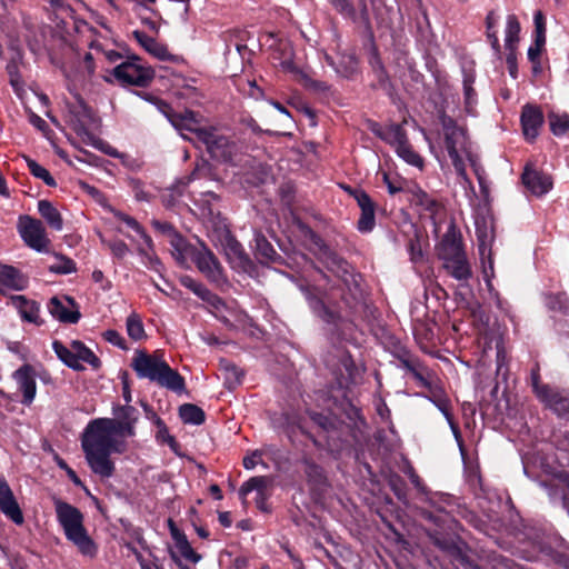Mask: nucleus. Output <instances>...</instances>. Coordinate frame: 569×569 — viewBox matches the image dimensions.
Wrapping results in <instances>:
<instances>
[{
	"label": "nucleus",
	"mask_w": 569,
	"mask_h": 569,
	"mask_svg": "<svg viewBox=\"0 0 569 569\" xmlns=\"http://www.w3.org/2000/svg\"><path fill=\"white\" fill-rule=\"evenodd\" d=\"M119 437L116 421L110 418L90 421L81 436L86 460L91 470L101 478H110L114 472L111 455L126 451L127 443Z\"/></svg>",
	"instance_id": "f257e3e1"
},
{
	"label": "nucleus",
	"mask_w": 569,
	"mask_h": 569,
	"mask_svg": "<svg viewBox=\"0 0 569 569\" xmlns=\"http://www.w3.org/2000/svg\"><path fill=\"white\" fill-rule=\"evenodd\" d=\"M131 367L139 378L148 379L177 393L184 391V379L178 371L170 368L162 353L137 351Z\"/></svg>",
	"instance_id": "f03ea898"
},
{
	"label": "nucleus",
	"mask_w": 569,
	"mask_h": 569,
	"mask_svg": "<svg viewBox=\"0 0 569 569\" xmlns=\"http://www.w3.org/2000/svg\"><path fill=\"white\" fill-rule=\"evenodd\" d=\"M54 510L67 540L72 542L82 556L93 559L98 547L83 525L82 512L60 499L54 500Z\"/></svg>",
	"instance_id": "7ed1b4c3"
},
{
	"label": "nucleus",
	"mask_w": 569,
	"mask_h": 569,
	"mask_svg": "<svg viewBox=\"0 0 569 569\" xmlns=\"http://www.w3.org/2000/svg\"><path fill=\"white\" fill-rule=\"evenodd\" d=\"M441 124L445 134V144L452 164L465 181H469L466 172V160L473 162L470 143L462 127L457 126L456 121L441 116Z\"/></svg>",
	"instance_id": "20e7f679"
},
{
	"label": "nucleus",
	"mask_w": 569,
	"mask_h": 569,
	"mask_svg": "<svg viewBox=\"0 0 569 569\" xmlns=\"http://www.w3.org/2000/svg\"><path fill=\"white\" fill-rule=\"evenodd\" d=\"M52 349L57 357L73 370H83L82 362L88 363L94 369L100 367L99 358L79 340H72L69 347L64 346L61 341L54 340Z\"/></svg>",
	"instance_id": "39448f33"
},
{
	"label": "nucleus",
	"mask_w": 569,
	"mask_h": 569,
	"mask_svg": "<svg viewBox=\"0 0 569 569\" xmlns=\"http://www.w3.org/2000/svg\"><path fill=\"white\" fill-rule=\"evenodd\" d=\"M167 118L186 140L199 143L202 137H207V130L210 126H206L203 118L191 110L181 113H168Z\"/></svg>",
	"instance_id": "423d86ee"
},
{
	"label": "nucleus",
	"mask_w": 569,
	"mask_h": 569,
	"mask_svg": "<svg viewBox=\"0 0 569 569\" xmlns=\"http://www.w3.org/2000/svg\"><path fill=\"white\" fill-rule=\"evenodd\" d=\"M18 231L24 243L38 252H48L50 240L43 223L30 216H20Z\"/></svg>",
	"instance_id": "0eeeda50"
},
{
	"label": "nucleus",
	"mask_w": 569,
	"mask_h": 569,
	"mask_svg": "<svg viewBox=\"0 0 569 569\" xmlns=\"http://www.w3.org/2000/svg\"><path fill=\"white\" fill-rule=\"evenodd\" d=\"M112 74L123 86H147L153 78V71L141 63L139 59H131L117 66Z\"/></svg>",
	"instance_id": "6e6552de"
},
{
	"label": "nucleus",
	"mask_w": 569,
	"mask_h": 569,
	"mask_svg": "<svg viewBox=\"0 0 569 569\" xmlns=\"http://www.w3.org/2000/svg\"><path fill=\"white\" fill-rule=\"evenodd\" d=\"M207 137H202L199 143L204 144L210 156L220 161H231L237 146L227 136L220 133L214 127H209Z\"/></svg>",
	"instance_id": "1a4fd4ad"
},
{
	"label": "nucleus",
	"mask_w": 569,
	"mask_h": 569,
	"mask_svg": "<svg viewBox=\"0 0 569 569\" xmlns=\"http://www.w3.org/2000/svg\"><path fill=\"white\" fill-rule=\"evenodd\" d=\"M218 302L210 301L209 307L211 313L227 327L230 328H244L250 325L251 320L249 316L241 309L238 308L234 301L227 303L220 297Z\"/></svg>",
	"instance_id": "9d476101"
},
{
	"label": "nucleus",
	"mask_w": 569,
	"mask_h": 569,
	"mask_svg": "<svg viewBox=\"0 0 569 569\" xmlns=\"http://www.w3.org/2000/svg\"><path fill=\"white\" fill-rule=\"evenodd\" d=\"M192 260L198 270L214 283L224 282L223 271L214 254L206 247L194 250Z\"/></svg>",
	"instance_id": "9b49d317"
},
{
	"label": "nucleus",
	"mask_w": 569,
	"mask_h": 569,
	"mask_svg": "<svg viewBox=\"0 0 569 569\" xmlns=\"http://www.w3.org/2000/svg\"><path fill=\"white\" fill-rule=\"evenodd\" d=\"M533 388L537 397L561 418L569 419V397L548 386H539L536 381Z\"/></svg>",
	"instance_id": "f8f14e48"
},
{
	"label": "nucleus",
	"mask_w": 569,
	"mask_h": 569,
	"mask_svg": "<svg viewBox=\"0 0 569 569\" xmlns=\"http://www.w3.org/2000/svg\"><path fill=\"white\" fill-rule=\"evenodd\" d=\"M12 377L18 391L22 395L21 403L30 406L37 393V373L33 367L30 365H23L13 372Z\"/></svg>",
	"instance_id": "ddd939ff"
},
{
	"label": "nucleus",
	"mask_w": 569,
	"mask_h": 569,
	"mask_svg": "<svg viewBox=\"0 0 569 569\" xmlns=\"http://www.w3.org/2000/svg\"><path fill=\"white\" fill-rule=\"evenodd\" d=\"M0 511L16 525H22L23 513L4 477L0 476Z\"/></svg>",
	"instance_id": "4468645a"
},
{
	"label": "nucleus",
	"mask_w": 569,
	"mask_h": 569,
	"mask_svg": "<svg viewBox=\"0 0 569 569\" xmlns=\"http://www.w3.org/2000/svg\"><path fill=\"white\" fill-rule=\"evenodd\" d=\"M271 483V479L266 476L252 477L248 481H246L239 489V496L242 499V502L246 503V497L251 491L257 492L256 505L258 509L263 512L269 510L268 508V492L267 488Z\"/></svg>",
	"instance_id": "2eb2a0df"
},
{
	"label": "nucleus",
	"mask_w": 569,
	"mask_h": 569,
	"mask_svg": "<svg viewBox=\"0 0 569 569\" xmlns=\"http://www.w3.org/2000/svg\"><path fill=\"white\" fill-rule=\"evenodd\" d=\"M477 239L479 247V254L482 262V272L483 277L487 281L488 287H490V279L493 277V262L491 258V241L492 234L491 231L486 227H477Z\"/></svg>",
	"instance_id": "dca6fc26"
},
{
	"label": "nucleus",
	"mask_w": 569,
	"mask_h": 569,
	"mask_svg": "<svg viewBox=\"0 0 569 569\" xmlns=\"http://www.w3.org/2000/svg\"><path fill=\"white\" fill-rule=\"evenodd\" d=\"M48 308L52 317L61 322L76 323L80 318V312L70 297H53Z\"/></svg>",
	"instance_id": "f3484780"
},
{
	"label": "nucleus",
	"mask_w": 569,
	"mask_h": 569,
	"mask_svg": "<svg viewBox=\"0 0 569 569\" xmlns=\"http://www.w3.org/2000/svg\"><path fill=\"white\" fill-rule=\"evenodd\" d=\"M79 108L80 110L70 117V124L83 142L96 146V138L88 129V126L93 121L92 110L82 103Z\"/></svg>",
	"instance_id": "a211bd4d"
},
{
	"label": "nucleus",
	"mask_w": 569,
	"mask_h": 569,
	"mask_svg": "<svg viewBox=\"0 0 569 569\" xmlns=\"http://www.w3.org/2000/svg\"><path fill=\"white\" fill-rule=\"evenodd\" d=\"M522 183L537 197L546 194L552 188L550 176L530 167H527L522 173Z\"/></svg>",
	"instance_id": "6ab92c4d"
},
{
	"label": "nucleus",
	"mask_w": 569,
	"mask_h": 569,
	"mask_svg": "<svg viewBox=\"0 0 569 569\" xmlns=\"http://www.w3.org/2000/svg\"><path fill=\"white\" fill-rule=\"evenodd\" d=\"M358 206L361 209V217L358 220V229L362 232L371 231L375 226V203L363 190H351Z\"/></svg>",
	"instance_id": "aec40b11"
},
{
	"label": "nucleus",
	"mask_w": 569,
	"mask_h": 569,
	"mask_svg": "<svg viewBox=\"0 0 569 569\" xmlns=\"http://www.w3.org/2000/svg\"><path fill=\"white\" fill-rule=\"evenodd\" d=\"M543 124V114L539 107L526 104L521 111V126L527 140H535L541 126Z\"/></svg>",
	"instance_id": "412c9836"
},
{
	"label": "nucleus",
	"mask_w": 569,
	"mask_h": 569,
	"mask_svg": "<svg viewBox=\"0 0 569 569\" xmlns=\"http://www.w3.org/2000/svg\"><path fill=\"white\" fill-rule=\"evenodd\" d=\"M465 254L461 244V238L455 230V228H450L442 237L439 247H438V256L443 263L459 258Z\"/></svg>",
	"instance_id": "4be33fe9"
},
{
	"label": "nucleus",
	"mask_w": 569,
	"mask_h": 569,
	"mask_svg": "<svg viewBox=\"0 0 569 569\" xmlns=\"http://www.w3.org/2000/svg\"><path fill=\"white\" fill-rule=\"evenodd\" d=\"M114 415L117 417L116 428L119 431L120 438L133 437L134 425L139 419V411L130 406L126 405L116 409Z\"/></svg>",
	"instance_id": "5701e85b"
},
{
	"label": "nucleus",
	"mask_w": 569,
	"mask_h": 569,
	"mask_svg": "<svg viewBox=\"0 0 569 569\" xmlns=\"http://www.w3.org/2000/svg\"><path fill=\"white\" fill-rule=\"evenodd\" d=\"M371 130L375 134L391 144L395 149H398L400 146L408 141L406 131L401 124L392 123L386 128H381L375 123L371 126Z\"/></svg>",
	"instance_id": "b1692460"
},
{
	"label": "nucleus",
	"mask_w": 569,
	"mask_h": 569,
	"mask_svg": "<svg viewBox=\"0 0 569 569\" xmlns=\"http://www.w3.org/2000/svg\"><path fill=\"white\" fill-rule=\"evenodd\" d=\"M520 23L515 14H509L506 21L505 30V47L509 51L507 56V63L515 60V51L519 42Z\"/></svg>",
	"instance_id": "393cba45"
},
{
	"label": "nucleus",
	"mask_w": 569,
	"mask_h": 569,
	"mask_svg": "<svg viewBox=\"0 0 569 569\" xmlns=\"http://www.w3.org/2000/svg\"><path fill=\"white\" fill-rule=\"evenodd\" d=\"M27 284L23 276L13 267L0 264V292L22 290Z\"/></svg>",
	"instance_id": "a878e982"
},
{
	"label": "nucleus",
	"mask_w": 569,
	"mask_h": 569,
	"mask_svg": "<svg viewBox=\"0 0 569 569\" xmlns=\"http://www.w3.org/2000/svg\"><path fill=\"white\" fill-rule=\"evenodd\" d=\"M12 303L18 309L21 318L34 325H41L40 307L36 301L28 300L23 296H14Z\"/></svg>",
	"instance_id": "bb28decb"
},
{
	"label": "nucleus",
	"mask_w": 569,
	"mask_h": 569,
	"mask_svg": "<svg viewBox=\"0 0 569 569\" xmlns=\"http://www.w3.org/2000/svg\"><path fill=\"white\" fill-rule=\"evenodd\" d=\"M326 61L338 74L349 78L358 70V60L353 53H343L340 56L338 63L330 56H326Z\"/></svg>",
	"instance_id": "cd10ccee"
},
{
	"label": "nucleus",
	"mask_w": 569,
	"mask_h": 569,
	"mask_svg": "<svg viewBox=\"0 0 569 569\" xmlns=\"http://www.w3.org/2000/svg\"><path fill=\"white\" fill-rule=\"evenodd\" d=\"M38 211L50 228L56 231L62 230L63 219L58 209L49 200H40L38 202Z\"/></svg>",
	"instance_id": "c85d7f7f"
},
{
	"label": "nucleus",
	"mask_w": 569,
	"mask_h": 569,
	"mask_svg": "<svg viewBox=\"0 0 569 569\" xmlns=\"http://www.w3.org/2000/svg\"><path fill=\"white\" fill-rule=\"evenodd\" d=\"M447 271L457 280H468L471 278V267L467 260L466 253L459 258L443 263Z\"/></svg>",
	"instance_id": "c756f323"
},
{
	"label": "nucleus",
	"mask_w": 569,
	"mask_h": 569,
	"mask_svg": "<svg viewBox=\"0 0 569 569\" xmlns=\"http://www.w3.org/2000/svg\"><path fill=\"white\" fill-rule=\"evenodd\" d=\"M169 523L171 527V535H172L173 539L176 540V547H177L178 551L180 552V555L184 559H187L193 563L199 562L201 559V556L193 550V548L190 546L189 541L187 540L186 536L181 535L173 527V523L171 520L169 521Z\"/></svg>",
	"instance_id": "7c9ffc66"
},
{
	"label": "nucleus",
	"mask_w": 569,
	"mask_h": 569,
	"mask_svg": "<svg viewBox=\"0 0 569 569\" xmlns=\"http://www.w3.org/2000/svg\"><path fill=\"white\" fill-rule=\"evenodd\" d=\"M180 283L191 290L194 295H197L200 299L206 301L208 305L210 301L218 302V296L208 290L202 283L196 281L190 276H182L180 278Z\"/></svg>",
	"instance_id": "2f4dec72"
},
{
	"label": "nucleus",
	"mask_w": 569,
	"mask_h": 569,
	"mask_svg": "<svg viewBox=\"0 0 569 569\" xmlns=\"http://www.w3.org/2000/svg\"><path fill=\"white\" fill-rule=\"evenodd\" d=\"M430 393L431 395L428 397V399L432 401L436 405V407L443 413L445 418L450 423L456 438L458 439L459 431L455 427V423L452 421V417L449 410V400L446 398V396L442 393L440 389L432 388L430 389Z\"/></svg>",
	"instance_id": "473e14b6"
},
{
	"label": "nucleus",
	"mask_w": 569,
	"mask_h": 569,
	"mask_svg": "<svg viewBox=\"0 0 569 569\" xmlns=\"http://www.w3.org/2000/svg\"><path fill=\"white\" fill-rule=\"evenodd\" d=\"M179 416L184 423L199 426L204 422L203 410L192 403H184L179 408Z\"/></svg>",
	"instance_id": "72a5a7b5"
},
{
	"label": "nucleus",
	"mask_w": 569,
	"mask_h": 569,
	"mask_svg": "<svg viewBox=\"0 0 569 569\" xmlns=\"http://www.w3.org/2000/svg\"><path fill=\"white\" fill-rule=\"evenodd\" d=\"M133 36L138 40V42L150 53L161 59L164 58L166 49L162 46H160L153 38L149 37L143 31L138 30L133 32Z\"/></svg>",
	"instance_id": "f704fd0d"
},
{
	"label": "nucleus",
	"mask_w": 569,
	"mask_h": 569,
	"mask_svg": "<svg viewBox=\"0 0 569 569\" xmlns=\"http://www.w3.org/2000/svg\"><path fill=\"white\" fill-rule=\"evenodd\" d=\"M548 120L555 136H562L569 130V114L566 112H550Z\"/></svg>",
	"instance_id": "c9c22d12"
},
{
	"label": "nucleus",
	"mask_w": 569,
	"mask_h": 569,
	"mask_svg": "<svg viewBox=\"0 0 569 569\" xmlns=\"http://www.w3.org/2000/svg\"><path fill=\"white\" fill-rule=\"evenodd\" d=\"M309 305L312 311L323 321L335 323L339 316L336 311L330 310L322 300L317 298H309Z\"/></svg>",
	"instance_id": "e433bc0d"
},
{
	"label": "nucleus",
	"mask_w": 569,
	"mask_h": 569,
	"mask_svg": "<svg viewBox=\"0 0 569 569\" xmlns=\"http://www.w3.org/2000/svg\"><path fill=\"white\" fill-rule=\"evenodd\" d=\"M475 82L473 73H465L463 77V94H465V108L470 114H473V107L477 102V94L472 87Z\"/></svg>",
	"instance_id": "4c0bfd02"
},
{
	"label": "nucleus",
	"mask_w": 569,
	"mask_h": 569,
	"mask_svg": "<svg viewBox=\"0 0 569 569\" xmlns=\"http://www.w3.org/2000/svg\"><path fill=\"white\" fill-rule=\"evenodd\" d=\"M127 333L133 340H141L146 337L141 317L132 312L128 316L126 321Z\"/></svg>",
	"instance_id": "58836bf2"
},
{
	"label": "nucleus",
	"mask_w": 569,
	"mask_h": 569,
	"mask_svg": "<svg viewBox=\"0 0 569 569\" xmlns=\"http://www.w3.org/2000/svg\"><path fill=\"white\" fill-rule=\"evenodd\" d=\"M396 152L408 164H411L419 169L423 167L422 158L411 148L408 141L400 146L398 149H396Z\"/></svg>",
	"instance_id": "ea45409f"
},
{
	"label": "nucleus",
	"mask_w": 569,
	"mask_h": 569,
	"mask_svg": "<svg viewBox=\"0 0 569 569\" xmlns=\"http://www.w3.org/2000/svg\"><path fill=\"white\" fill-rule=\"evenodd\" d=\"M26 161L32 176L41 179L49 187H54L57 184L54 178L44 167L40 166L37 161L30 158H27Z\"/></svg>",
	"instance_id": "a19ab883"
},
{
	"label": "nucleus",
	"mask_w": 569,
	"mask_h": 569,
	"mask_svg": "<svg viewBox=\"0 0 569 569\" xmlns=\"http://www.w3.org/2000/svg\"><path fill=\"white\" fill-rule=\"evenodd\" d=\"M415 202L417 206L422 207L431 216L436 214L440 208V204L437 202V200H435L422 190H418L415 193Z\"/></svg>",
	"instance_id": "79ce46f5"
},
{
	"label": "nucleus",
	"mask_w": 569,
	"mask_h": 569,
	"mask_svg": "<svg viewBox=\"0 0 569 569\" xmlns=\"http://www.w3.org/2000/svg\"><path fill=\"white\" fill-rule=\"evenodd\" d=\"M139 253L142 256L143 263L154 270H158V266L160 264L159 259L154 256L152 244L149 247L143 242V246L138 247Z\"/></svg>",
	"instance_id": "37998d69"
},
{
	"label": "nucleus",
	"mask_w": 569,
	"mask_h": 569,
	"mask_svg": "<svg viewBox=\"0 0 569 569\" xmlns=\"http://www.w3.org/2000/svg\"><path fill=\"white\" fill-rule=\"evenodd\" d=\"M227 256L231 261H237L239 264H243L247 261L242 247L234 240L229 241Z\"/></svg>",
	"instance_id": "c03bdc74"
},
{
	"label": "nucleus",
	"mask_w": 569,
	"mask_h": 569,
	"mask_svg": "<svg viewBox=\"0 0 569 569\" xmlns=\"http://www.w3.org/2000/svg\"><path fill=\"white\" fill-rule=\"evenodd\" d=\"M50 270L56 273L68 274L76 270V264L71 259L61 258L57 263L50 266Z\"/></svg>",
	"instance_id": "a18cd8bd"
},
{
	"label": "nucleus",
	"mask_w": 569,
	"mask_h": 569,
	"mask_svg": "<svg viewBox=\"0 0 569 569\" xmlns=\"http://www.w3.org/2000/svg\"><path fill=\"white\" fill-rule=\"evenodd\" d=\"M547 306L552 310L567 311L568 300L565 295L549 296L547 298Z\"/></svg>",
	"instance_id": "49530a36"
},
{
	"label": "nucleus",
	"mask_w": 569,
	"mask_h": 569,
	"mask_svg": "<svg viewBox=\"0 0 569 569\" xmlns=\"http://www.w3.org/2000/svg\"><path fill=\"white\" fill-rule=\"evenodd\" d=\"M124 223L132 229L144 243H147L149 247L151 246V238L144 232L143 228L140 226V223L132 217L126 218Z\"/></svg>",
	"instance_id": "de8ad7c7"
},
{
	"label": "nucleus",
	"mask_w": 569,
	"mask_h": 569,
	"mask_svg": "<svg viewBox=\"0 0 569 569\" xmlns=\"http://www.w3.org/2000/svg\"><path fill=\"white\" fill-rule=\"evenodd\" d=\"M303 86L308 90L316 92V93H326L329 90V86L326 82L315 80L309 77L303 78Z\"/></svg>",
	"instance_id": "09e8293b"
},
{
	"label": "nucleus",
	"mask_w": 569,
	"mask_h": 569,
	"mask_svg": "<svg viewBox=\"0 0 569 569\" xmlns=\"http://www.w3.org/2000/svg\"><path fill=\"white\" fill-rule=\"evenodd\" d=\"M108 247L112 254L119 259H122L129 252L128 246L121 240H114L108 243Z\"/></svg>",
	"instance_id": "8fccbe9b"
},
{
	"label": "nucleus",
	"mask_w": 569,
	"mask_h": 569,
	"mask_svg": "<svg viewBox=\"0 0 569 569\" xmlns=\"http://www.w3.org/2000/svg\"><path fill=\"white\" fill-rule=\"evenodd\" d=\"M103 337H104V339L108 342H110V343H112L114 346H118V347H120L122 349L126 348L124 340H123L122 336L118 331H116V330H107L103 333Z\"/></svg>",
	"instance_id": "3c124183"
},
{
	"label": "nucleus",
	"mask_w": 569,
	"mask_h": 569,
	"mask_svg": "<svg viewBox=\"0 0 569 569\" xmlns=\"http://www.w3.org/2000/svg\"><path fill=\"white\" fill-rule=\"evenodd\" d=\"M29 121L39 131H41L43 133L48 132L49 127H48L47 122L40 116L36 114L34 112H30Z\"/></svg>",
	"instance_id": "603ef678"
},
{
	"label": "nucleus",
	"mask_w": 569,
	"mask_h": 569,
	"mask_svg": "<svg viewBox=\"0 0 569 569\" xmlns=\"http://www.w3.org/2000/svg\"><path fill=\"white\" fill-rule=\"evenodd\" d=\"M311 419L325 430H328L330 427H332L331 419L322 413H312Z\"/></svg>",
	"instance_id": "864d4df0"
},
{
	"label": "nucleus",
	"mask_w": 569,
	"mask_h": 569,
	"mask_svg": "<svg viewBox=\"0 0 569 569\" xmlns=\"http://www.w3.org/2000/svg\"><path fill=\"white\" fill-rule=\"evenodd\" d=\"M261 461L260 455L258 452H253L250 456L243 458V467L247 470L253 469Z\"/></svg>",
	"instance_id": "5fc2aeb1"
},
{
	"label": "nucleus",
	"mask_w": 569,
	"mask_h": 569,
	"mask_svg": "<svg viewBox=\"0 0 569 569\" xmlns=\"http://www.w3.org/2000/svg\"><path fill=\"white\" fill-rule=\"evenodd\" d=\"M171 244L174 248V250L177 251L176 258L177 259L182 258L183 252L186 250V242L183 241V239L180 237H173V239L171 240Z\"/></svg>",
	"instance_id": "6e6d98bb"
},
{
	"label": "nucleus",
	"mask_w": 569,
	"mask_h": 569,
	"mask_svg": "<svg viewBox=\"0 0 569 569\" xmlns=\"http://www.w3.org/2000/svg\"><path fill=\"white\" fill-rule=\"evenodd\" d=\"M258 249L261 251V253L266 258H269V259L276 253L273 248L266 240H262V241L258 240Z\"/></svg>",
	"instance_id": "4d7b16f0"
},
{
	"label": "nucleus",
	"mask_w": 569,
	"mask_h": 569,
	"mask_svg": "<svg viewBox=\"0 0 569 569\" xmlns=\"http://www.w3.org/2000/svg\"><path fill=\"white\" fill-rule=\"evenodd\" d=\"M487 37L490 41L491 48L493 49L496 54H500V43L497 36V32L495 30L487 31Z\"/></svg>",
	"instance_id": "13d9d810"
},
{
	"label": "nucleus",
	"mask_w": 569,
	"mask_h": 569,
	"mask_svg": "<svg viewBox=\"0 0 569 569\" xmlns=\"http://www.w3.org/2000/svg\"><path fill=\"white\" fill-rule=\"evenodd\" d=\"M305 466H306V472L308 473L309 477H315V478L321 477L320 467H318L317 465L309 462L307 460L305 461Z\"/></svg>",
	"instance_id": "bf43d9fd"
},
{
	"label": "nucleus",
	"mask_w": 569,
	"mask_h": 569,
	"mask_svg": "<svg viewBox=\"0 0 569 569\" xmlns=\"http://www.w3.org/2000/svg\"><path fill=\"white\" fill-rule=\"evenodd\" d=\"M535 27L537 31H546L545 17L541 11L535 13Z\"/></svg>",
	"instance_id": "052dcab7"
},
{
	"label": "nucleus",
	"mask_w": 569,
	"mask_h": 569,
	"mask_svg": "<svg viewBox=\"0 0 569 569\" xmlns=\"http://www.w3.org/2000/svg\"><path fill=\"white\" fill-rule=\"evenodd\" d=\"M408 476H409V479L411 481V483L420 491L423 490V486H422V482L419 478V476L413 471L412 468H409V471H408Z\"/></svg>",
	"instance_id": "680f3d73"
},
{
	"label": "nucleus",
	"mask_w": 569,
	"mask_h": 569,
	"mask_svg": "<svg viewBox=\"0 0 569 569\" xmlns=\"http://www.w3.org/2000/svg\"><path fill=\"white\" fill-rule=\"evenodd\" d=\"M159 437H161L163 439V441H166L171 448H173L176 446L174 438L168 433V430L166 427H162L159 430Z\"/></svg>",
	"instance_id": "e2e57ef3"
},
{
	"label": "nucleus",
	"mask_w": 569,
	"mask_h": 569,
	"mask_svg": "<svg viewBox=\"0 0 569 569\" xmlns=\"http://www.w3.org/2000/svg\"><path fill=\"white\" fill-rule=\"evenodd\" d=\"M383 181L387 184L390 194H396L397 192L401 191V187L396 186L393 182H391L388 173L386 172L383 173Z\"/></svg>",
	"instance_id": "0e129e2a"
},
{
	"label": "nucleus",
	"mask_w": 569,
	"mask_h": 569,
	"mask_svg": "<svg viewBox=\"0 0 569 569\" xmlns=\"http://www.w3.org/2000/svg\"><path fill=\"white\" fill-rule=\"evenodd\" d=\"M541 49L542 48L538 47L537 44H535L533 47H530L529 50H528V58H529V60L535 62L539 58Z\"/></svg>",
	"instance_id": "69168bd1"
},
{
	"label": "nucleus",
	"mask_w": 569,
	"mask_h": 569,
	"mask_svg": "<svg viewBox=\"0 0 569 569\" xmlns=\"http://www.w3.org/2000/svg\"><path fill=\"white\" fill-rule=\"evenodd\" d=\"M332 2L341 12L350 11V3L348 0H332Z\"/></svg>",
	"instance_id": "338daca9"
},
{
	"label": "nucleus",
	"mask_w": 569,
	"mask_h": 569,
	"mask_svg": "<svg viewBox=\"0 0 569 569\" xmlns=\"http://www.w3.org/2000/svg\"><path fill=\"white\" fill-rule=\"evenodd\" d=\"M497 23V18L493 12H489L486 18L487 31H492Z\"/></svg>",
	"instance_id": "774afa93"
}]
</instances>
